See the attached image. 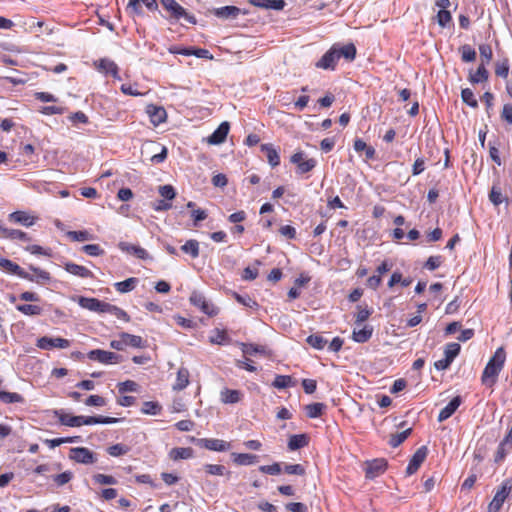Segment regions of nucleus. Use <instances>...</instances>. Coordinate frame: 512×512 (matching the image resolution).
<instances>
[{
    "mask_svg": "<svg viewBox=\"0 0 512 512\" xmlns=\"http://www.w3.org/2000/svg\"><path fill=\"white\" fill-rule=\"evenodd\" d=\"M73 478V473L71 471H65L53 477L54 482L57 486H63L67 484Z\"/></svg>",
    "mask_w": 512,
    "mask_h": 512,
    "instance_id": "obj_61",
    "label": "nucleus"
},
{
    "mask_svg": "<svg viewBox=\"0 0 512 512\" xmlns=\"http://www.w3.org/2000/svg\"><path fill=\"white\" fill-rule=\"evenodd\" d=\"M242 398V393L239 390L225 388L220 392V399L225 404L238 403Z\"/></svg>",
    "mask_w": 512,
    "mask_h": 512,
    "instance_id": "obj_27",
    "label": "nucleus"
},
{
    "mask_svg": "<svg viewBox=\"0 0 512 512\" xmlns=\"http://www.w3.org/2000/svg\"><path fill=\"white\" fill-rule=\"evenodd\" d=\"M309 443L308 436L306 434H295L290 436L288 440V448L291 451L303 448Z\"/></svg>",
    "mask_w": 512,
    "mask_h": 512,
    "instance_id": "obj_30",
    "label": "nucleus"
},
{
    "mask_svg": "<svg viewBox=\"0 0 512 512\" xmlns=\"http://www.w3.org/2000/svg\"><path fill=\"white\" fill-rule=\"evenodd\" d=\"M64 268L68 273L80 278H90L93 276L92 272L88 268L76 263L67 262L65 263Z\"/></svg>",
    "mask_w": 512,
    "mask_h": 512,
    "instance_id": "obj_24",
    "label": "nucleus"
},
{
    "mask_svg": "<svg viewBox=\"0 0 512 512\" xmlns=\"http://www.w3.org/2000/svg\"><path fill=\"white\" fill-rule=\"evenodd\" d=\"M161 411V406L158 402L146 401L143 403L141 412L147 415H158Z\"/></svg>",
    "mask_w": 512,
    "mask_h": 512,
    "instance_id": "obj_48",
    "label": "nucleus"
},
{
    "mask_svg": "<svg viewBox=\"0 0 512 512\" xmlns=\"http://www.w3.org/2000/svg\"><path fill=\"white\" fill-rule=\"evenodd\" d=\"M511 449L512 448H509L508 445H503V443L501 442L497 448L494 461L496 463H500L501 461H503Z\"/></svg>",
    "mask_w": 512,
    "mask_h": 512,
    "instance_id": "obj_64",
    "label": "nucleus"
},
{
    "mask_svg": "<svg viewBox=\"0 0 512 512\" xmlns=\"http://www.w3.org/2000/svg\"><path fill=\"white\" fill-rule=\"evenodd\" d=\"M284 471L287 474H290V475H300V476H302V475L305 474V469L300 464H286L285 467H284Z\"/></svg>",
    "mask_w": 512,
    "mask_h": 512,
    "instance_id": "obj_62",
    "label": "nucleus"
},
{
    "mask_svg": "<svg viewBox=\"0 0 512 512\" xmlns=\"http://www.w3.org/2000/svg\"><path fill=\"white\" fill-rule=\"evenodd\" d=\"M451 14L448 10H439L437 13V22L443 29L448 28L451 23Z\"/></svg>",
    "mask_w": 512,
    "mask_h": 512,
    "instance_id": "obj_54",
    "label": "nucleus"
},
{
    "mask_svg": "<svg viewBox=\"0 0 512 512\" xmlns=\"http://www.w3.org/2000/svg\"><path fill=\"white\" fill-rule=\"evenodd\" d=\"M326 405L323 403H311L306 405L305 411L309 418H318L322 415Z\"/></svg>",
    "mask_w": 512,
    "mask_h": 512,
    "instance_id": "obj_41",
    "label": "nucleus"
},
{
    "mask_svg": "<svg viewBox=\"0 0 512 512\" xmlns=\"http://www.w3.org/2000/svg\"><path fill=\"white\" fill-rule=\"evenodd\" d=\"M261 150L265 152L267 160L272 167H276L280 164V156L278 151L273 147L272 144H262Z\"/></svg>",
    "mask_w": 512,
    "mask_h": 512,
    "instance_id": "obj_29",
    "label": "nucleus"
},
{
    "mask_svg": "<svg viewBox=\"0 0 512 512\" xmlns=\"http://www.w3.org/2000/svg\"><path fill=\"white\" fill-rule=\"evenodd\" d=\"M102 313H109L126 322L130 321L129 315L121 308L105 302Z\"/></svg>",
    "mask_w": 512,
    "mask_h": 512,
    "instance_id": "obj_35",
    "label": "nucleus"
},
{
    "mask_svg": "<svg viewBox=\"0 0 512 512\" xmlns=\"http://www.w3.org/2000/svg\"><path fill=\"white\" fill-rule=\"evenodd\" d=\"M102 313H109L126 322L130 321L129 315L121 308L105 302Z\"/></svg>",
    "mask_w": 512,
    "mask_h": 512,
    "instance_id": "obj_33",
    "label": "nucleus"
},
{
    "mask_svg": "<svg viewBox=\"0 0 512 512\" xmlns=\"http://www.w3.org/2000/svg\"><path fill=\"white\" fill-rule=\"evenodd\" d=\"M192 454H193V450L191 448L179 447V448H174L171 450L170 457L173 460L188 459V458L192 457Z\"/></svg>",
    "mask_w": 512,
    "mask_h": 512,
    "instance_id": "obj_44",
    "label": "nucleus"
},
{
    "mask_svg": "<svg viewBox=\"0 0 512 512\" xmlns=\"http://www.w3.org/2000/svg\"><path fill=\"white\" fill-rule=\"evenodd\" d=\"M67 236L71 238L73 241H87L91 239V235L89 232L83 231H69Z\"/></svg>",
    "mask_w": 512,
    "mask_h": 512,
    "instance_id": "obj_60",
    "label": "nucleus"
},
{
    "mask_svg": "<svg viewBox=\"0 0 512 512\" xmlns=\"http://www.w3.org/2000/svg\"><path fill=\"white\" fill-rule=\"evenodd\" d=\"M487 79H488V71L483 64L477 68L475 73L470 74V77H469L470 82L473 84L486 81Z\"/></svg>",
    "mask_w": 512,
    "mask_h": 512,
    "instance_id": "obj_45",
    "label": "nucleus"
},
{
    "mask_svg": "<svg viewBox=\"0 0 512 512\" xmlns=\"http://www.w3.org/2000/svg\"><path fill=\"white\" fill-rule=\"evenodd\" d=\"M181 250L195 259L199 256L200 253L199 242L194 239L188 240L184 245L181 246Z\"/></svg>",
    "mask_w": 512,
    "mask_h": 512,
    "instance_id": "obj_40",
    "label": "nucleus"
},
{
    "mask_svg": "<svg viewBox=\"0 0 512 512\" xmlns=\"http://www.w3.org/2000/svg\"><path fill=\"white\" fill-rule=\"evenodd\" d=\"M462 403L460 396L454 397L440 412L438 415V421L443 422L450 418L455 411L459 408Z\"/></svg>",
    "mask_w": 512,
    "mask_h": 512,
    "instance_id": "obj_16",
    "label": "nucleus"
},
{
    "mask_svg": "<svg viewBox=\"0 0 512 512\" xmlns=\"http://www.w3.org/2000/svg\"><path fill=\"white\" fill-rule=\"evenodd\" d=\"M332 48H335L336 54H338V59L343 58L346 61H353L356 57V47L353 43H335L332 45Z\"/></svg>",
    "mask_w": 512,
    "mask_h": 512,
    "instance_id": "obj_12",
    "label": "nucleus"
},
{
    "mask_svg": "<svg viewBox=\"0 0 512 512\" xmlns=\"http://www.w3.org/2000/svg\"><path fill=\"white\" fill-rule=\"evenodd\" d=\"M87 357L101 364H118L122 361V356L111 351L94 349L88 352Z\"/></svg>",
    "mask_w": 512,
    "mask_h": 512,
    "instance_id": "obj_3",
    "label": "nucleus"
},
{
    "mask_svg": "<svg viewBox=\"0 0 512 512\" xmlns=\"http://www.w3.org/2000/svg\"><path fill=\"white\" fill-rule=\"evenodd\" d=\"M120 421L119 418L106 416H80V426L94 424H115Z\"/></svg>",
    "mask_w": 512,
    "mask_h": 512,
    "instance_id": "obj_17",
    "label": "nucleus"
},
{
    "mask_svg": "<svg viewBox=\"0 0 512 512\" xmlns=\"http://www.w3.org/2000/svg\"><path fill=\"white\" fill-rule=\"evenodd\" d=\"M387 461L383 458L374 459L365 463V474L369 479H374L385 472Z\"/></svg>",
    "mask_w": 512,
    "mask_h": 512,
    "instance_id": "obj_8",
    "label": "nucleus"
},
{
    "mask_svg": "<svg viewBox=\"0 0 512 512\" xmlns=\"http://www.w3.org/2000/svg\"><path fill=\"white\" fill-rule=\"evenodd\" d=\"M294 384L292 377L289 375H277L272 383L273 387L277 389H285Z\"/></svg>",
    "mask_w": 512,
    "mask_h": 512,
    "instance_id": "obj_42",
    "label": "nucleus"
},
{
    "mask_svg": "<svg viewBox=\"0 0 512 512\" xmlns=\"http://www.w3.org/2000/svg\"><path fill=\"white\" fill-rule=\"evenodd\" d=\"M9 219L26 227L32 226L36 220L34 216L25 211H15L9 215Z\"/></svg>",
    "mask_w": 512,
    "mask_h": 512,
    "instance_id": "obj_20",
    "label": "nucleus"
},
{
    "mask_svg": "<svg viewBox=\"0 0 512 512\" xmlns=\"http://www.w3.org/2000/svg\"><path fill=\"white\" fill-rule=\"evenodd\" d=\"M137 283L138 279L131 277L124 281L116 282L114 286L119 293H128L136 287Z\"/></svg>",
    "mask_w": 512,
    "mask_h": 512,
    "instance_id": "obj_38",
    "label": "nucleus"
},
{
    "mask_svg": "<svg viewBox=\"0 0 512 512\" xmlns=\"http://www.w3.org/2000/svg\"><path fill=\"white\" fill-rule=\"evenodd\" d=\"M204 470L209 475L227 476L230 477L231 472L226 469L224 465L220 464H205Z\"/></svg>",
    "mask_w": 512,
    "mask_h": 512,
    "instance_id": "obj_37",
    "label": "nucleus"
},
{
    "mask_svg": "<svg viewBox=\"0 0 512 512\" xmlns=\"http://www.w3.org/2000/svg\"><path fill=\"white\" fill-rule=\"evenodd\" d=\"M147 114L153 125L157 126L166 120L167 113L163 107L149 105L147 106Z\"/></svg>",
    "mask_w": 512,
    "mask_h": 512,
    "instance_id": "obj_18",
    "label": "nucleus"
},
{
    "mask_svg": "<svg viewBox=\"0 0 512 512\" xmlns=\"http://www.w3.org/2000/svg\"><path fill=\"white\" fill-rule=\"evenodd\" d=\"M117 387L120 393L136 392L138 389V384L135 381L126 380L124 382L118 383Z\"/></svg>",
    "mask_w": 512,
    "mask_h": 512,
    "instance_id": "obj_57",
    "label": "nucleus"
},
{
    "mask_svg": "<svg viewBox=\"0 0 512 512\" xmlns=\"http://www.w3.org/2000/svg\"><path fill=\"white\" fill-rule=\"evenodd\" d=\"M240 13L236 6H224L216 10V15L222 18H235Z\"/></svg>",
    "mask_w": 512,
    "mask_h": 512,
    "instance_id": "obj_43",
    "label": "nucleus"
},
{
    "mask_svg": "<svg viewBox=\"0 0 512 512\" xmlns=\"http://www.w3.org/2000/svg\"><path fill=\"white\" fill-rule=\"evenodd\" d=\"M102 313H109L126 322L130 321L129 315L121 308L105 302Z\"/></svg>",
    "mask_w": 512,
    "mask_h": 512,
    "instance_id": "obj_36",
    "label": "nucleus"
},
{
    "mask_svg": "<svg viewBox=\"0 0 512 512\" xmlns=\"http://www.w3.org/2000/svg\"><path fill=\"white\" fill-rule=\"evenodd\" d=\"M171 52L176 53V54L186 55V56L195 55L198 58H204V59H212L213 58L211 53L206 49H195V50L188 49V48L181 49V50H176V49L172 50L171 49Z\"/></svg>",
    "mask_w": 512,
    "mask_h": 512,
    "instance_id": "obj_32",
    "label": "nucleus"
},
{
    "mask_svg": "<svg viewBox=\"0 0 512 512\" xmlns=\"http://www.w3.org/2000/svg\"><path fill=\"white\" fill-rule=\"evenodd\" d=\"M54 416L57 417L59 422L62 425L69 427H79L80 426V416H73L65 413L63 410H55Z\"/></svg>",
    "mask_w": 512,
    "mask_h": 512,
    "instance_id": "obj_22",
    "label": "nucleus"
},
{
    "mask_svg": "<svg viewBox=\"0 0 512 512\" xmlns=\"http://www.w3.org/2000/svg\"><path fill=\"white\" fill-rule=\"evenodd\" d=\"M460 349V344L456 342L448 343L445 346L444 355L453 362L454 358L459 354Z\"/></svg>",
    "mask_w": 512,
    "mask_h": 512,
    "instance_id": "obj_53",
    "label": "nucleus"
},
{
    "mask_svg": "<svg viewBox=\"0 0 512 512\" xmlns=\"http://www.w3.org/2000/svg\"><path fill=\"white\" fill-rule=\"evenodd\" d=\"M338 61V54L335 48L331 47L315 65L320 69L334 70Z\"/></svg>",
    "mask_w": 512,
    "mask_h": 512,
    "instance_id": "obj_11",
    "label": "nucleus"
},
{
    "mask_svg": "<svg viewBox=\"0 0 512 512\" xmlns=\"http://www.w3.org/2000/svg\"><path fill=\"white\" fill-rule=\"evenodd\" d=\"M190 373L185 367H180L177 371L176 381L173 384L174 391H181L185 389L189 384Z\"/></svg>",
    "mask_w": 512,
    "mask_h": 512,
    "instance_id": "obj_21",
    "label": "nucleus"
},
{
    "mask_svg": "<svg viewBox=\"0 0 512 512\" xmlns=\"http://www.w3.org/2000/svg\"><path fill=\"white\" fill-rule=\"evenodd\" d=\"M506 360V353L503 347H499L489 359L482 373L481 381L484 385L493 386L503 369Z\"/></svg>",
    "mask_w": 512,
    "mask_h": 512,
    "instance_id": "obj_1",
    "label": "nucleus"
},
{
    "mask_svg": "<svg viewBox=\"0 0 512 512\" xmlns=\"http://www.w3.org/2000/svg\"><path fill=\"white\" fill-rule=\"evenodd\" d=\"M230 125L227 121L222 122L218 128L207 138V142L211 145H219L223 143L229 133Z\"/></svg>",
    "mask_w": 512,
    "mask_h": 512,
    "instance_id": "obj_13",
    "label": "nucleus"
},
{
    "mask_svg": "<svg viewBox=\"0 0 512 512\" xmlns=\"http://www.w3.org/2000/svg\"><path fill=\"white\" fill-rule=\"evenodd\" d=\"M290 161L297 165V173L305 174L315 168L317 161L313 158L305 159V154L301 151L294 153Z\"/></svg>",
    "mask_w": 512,
    "mask_h": 512,
    "instance_id": "obj_5",
    "label": "nucleus"
},
{
    "mask_svg": "<svg viewBox=\"0 0 512 512\" xmlns=\"http://www.w3.org/2000/svg\"><path fill=\"white\" fill-rule=\"evenodd\" d=\"M510 496H512V481L507 479L502 483L492 501L489 503L488 512H498L505 500Z\"/></svg>",
    "mask_w": 512,
    "mask_h": 512,
    "instance_id": "obj_2",
    "label": "nucleus"
},
{
    "mask_svg": "<svg viewBox=\"0 0 512 512\" xmlns=\"http://www.w3.org/2000/svg\"><path fill=\"white\" fill-rule=\"evenodd\" d=\"M158 192L166 200H172L176 196L175 189L171 185L160 186Z\"/></svg>",
    "mask_w": 512,
    "mask_h": 512,
    "instance_id": "obj_59",
    "label": "nucleus"
},
{
    "mask_svg": "<svg viewBox=\"0 0 512 512\" xmlns=\"http://www.w3.org/2000/svg\"><path fill=\"white\" fill-rule=\"evenodd\" d=\"M30 270L33 271V273L35 274L34 276H32L34 279L33 281L48 282L51 279L50 274L45 270L34 267L32 265L30 266Z\"/></svg>",
    "mask_w": 512,
    "mask_h": 512,
    "instance_id": "obj_55",
    "label": "nucleus"
},
{
    "mask_svg": "<svg viewBox=\"0 0 512 512\" xmlns=\"http://www.w3.org/2000/svg\"><path fill=\"white\" fill-rule=\"evenodd\" d=\"M16 308L18 311L28 316L40 315L42 313V308L34 304H21Z\"/></svg>",
    "mask_w": 512,
    "mask_h": 512,
    "instance_id": "obj_47",
    "label": "nucleus"
},
{
    "mask_svg": "<svg viewBox=\"0 0 512 512\" xmlns=\"http://www.w3.org/2000/svg\"><path fill=\"white\" fill-rule=\"evenodd\" d=\"M427 454L428 448L426 446H421L416 450L406 468L407 475H412L419 469L421 464L425 461Z\"/></svg>",
    "mask_w": 512,
    "mask_h": 512,
    "instance_id": "obj_10",
    "label": "nucleus"
},
{
    "mask_svg": "<svg viewBox=\"0 0 512 512\" xmlns=\"http://www.w3.org/2000/svg\"><path fill=\"white\" fill-rule=\"evenodd\" d=\"M69 458L81 464H93L97 461L96 454L86 447L71 448Z\"/></svg>",
    "mask_w": 512,
    "mask_h": 512,
    "instance_id": "obj_4",
    "label": "nucleus"
},
{
    "mask_svg": "<svg viewBox=\"0 0 512 512\" xmlns=\"http://www.w3.org/2000/svg\"><path fill=\"white\" fill-rule=\"evenodd\" d=\"M460 52L464 62H472L476 58V52L470 45L461 46Z\"/></svg>",
    "mask_w": 512,
    "mask_h": 512,
    "instance_id": "obj_56",
    "label": "nucleus"
},
{
    "mask_svg": "<svg viewBox=\"0 0 512 512\" xmlns=\"http://www.w3.org/2000/svg\"><path fill=\"white\" fill-rule=\"evenodd\" d=\"M93 480L101 485H115L117 483V480L113 476L105 474H95Z\"/></svg>",
    "mask_w": 512,
    "mask_h": 512,
    "instance_id": "obj_58",
    "label": "nucleus"
},
{
    "mask_svg": "<svg viewBox=\"0 0 512 512\" xmlns=\"http://www.w3.org/2000/svg\"><path fill=\"white\" fill-rule=\"evenodd\" d=\"M118 247L122 252L131 254L138 259L145 260L149 258L148 252L140 246L133 245L127 242H120L118 244Z\"/></svg>",
    "mask_w": 512,
    "mask_h": 512,
    "instance_id": "obj_15",
    "label": "nucleus"
},
{
    "mask_svg": "<svg viewBox=\"0 0 512 512\" xmlns=\"http://www.w3.org/2000/svg\"><path fill=\"white\" fill-rule=\"evenodd\" d=\"M0 400L6 404L24 403V397L16 392L0 391Z\"/></svg>",
    "mask_w": 512,
    "mask_h": 512,
    "instance_id": "obj_39",
    "label": "nucleus"
},
{
    "mask_svg": "<svg viewBox=\"0 0 512 512\" xmlns=\"http://www.w3.org/2000/svg\"><path fill=\"white\" fill-rule=\"evenodd\" d=\"M163 7L171 12V15L176 18L178 14L183 13V7L175 0H161Z\"/></svg>",
    "mask_w": 512,
    "mask_h": 512,
    "instance_id": "obj_46",
    "label": "nucleus"
},
{
    "mask_svg": "<svg viewBox=\"0 0 512 512\" xmlns=\"http://www.w3.org/2000/svg\"><path fill=\"white\" fill-rule=\"evenodd\" d=\"M233 462L237 465L248 466L255 464L258 456L249 453H232Z\"/></svg>",
    "mask_w": 512,
    "mask_h": 512,
    "instance_id": "obj_28",
    "label": "nucleus"
},
{
    "mask_svg": "<svg viewBox=\"0 0 512 512\" xmlns=\"http://www.w3.org/2000/svg\"><path fill=\"white\" fill-rule=\"evenodd\" d=\"M102 313H109L126 322L130 321L129 315L121 308L105 302Z\"/></svg>",
    "mask_w": 512,
    "mask_h": 512,
    "instance_id": "obj_34",
    "label": "nucleus"
},
{
    "mask_svg": "<svg viewBox=\"0 0 512 512\" xmlns=\"http://www.w3.org/2000/svg\"><path fill=\"white\" fill-rule=\"evenodd\" d=\"M509 73V64L507 60L498 62L495 67V74L499 77L506 78Z\"/></svg>",
    "mask_w": 512,
    "mask_h": 512,
    "instance_id": "obj_63",
    "label": "nucleus"
},
{
    "mask_svg": "<svg viewBox=\"0 0 512 512\" xmlns=\"http://www.w3.org/2000/svg\"><path fill=\"white\" fill-rule=\"evenodd\" d=\"M372 334L373 327L370 325H364L359 329L355 327L352 332V339L357 343H365L372 337Z\"/></svg>",
    "mask_w": 512,
    "mask_h": 512,
    "instance_id": "obj_23",
    "label": "nucleus"
},
{
    "mask_svg": "<svg viewBox=\"0 0 512 512\" xmlns=\"http://www.w3.org/2000/svg\"><path fill=\"white\" fill-rule=\"evenodd\" d=\"M411 431H412V429L408 428L400 433L392 435L389 440V444L392 447L399 446L401 443H403L407 439V437L410 435Z\"/></svg>",
    "mask_w": 512,
    "mask_h": 512,
    "instance_id": "obj_50",
    "label": "nucleus"
},
{
    "mask_svg": "<svg viewBox=\"0 0 512 512\" xmlns=\"http://www.w3.org/2000/svg\"><path fill=\"white\" fill-rule=\"evenodd\" d=\"M461 98L464 103H466L467 105H469L472 108H476L478 106V102L474 96V93L469 88L462 89Z\"/></svg>",
    "mask_w": 512,
    "mask_h": 512,
    "instance_id": "obj_52",
    "label": "nucleus"
},
{
    "mask_svg": "<svg viewBox=\"0 0 512 512\" xmlns=\"http://www.w3.org/2000/svg\"><path fill=\"white\" fill-rule=\"evenodd\" d=\"M95 66L97 69L103 73H110L114 78L120 79L118 75V66L117 64L109 59H100L98 62H95Z\"/></svg>",
    "mask_w": 512,
    "mask_h": 512,
    "instance_id": "obj_19",
    "label": "nucleus"
},
{
    "mask_svg": "<svg viewBox=\"0 0 512 512\" xmlns=\"http://www.w3.org/2000/svg\"><path fill=\"white\" fill-rule=\"evenodd\" d=\"M190 302L208 316H215L218 314V308L207 302L205 297L199 292H193L191 294Z\"/></svg>",
    "mask_w": 512,
    "mask_h": 512,
    "instance_id": "obj_7",
    "label": "nucleus"
},
{
    "mask_svg": "<svg viewBox=\"0 0 512 512\" xmlns=\"http://www.w3.org/2000/svg\"><path fill=\"white\" fill-rule=\"evenodd\" d=\"M306 341L311 347H313L317 350H322L327 343L326 339H324L319 334H313V335L308 336Z\"/></svg>",
    "mask_w": 512,
    "mask_h": 512,
    "instance_id": "obj_49",
    "label": "nucleus"
},
{
    "mask_svg": "<svg viewBox=\"0 0 512 512\" xmlns=\"http://www.w3.org/2000/svg\"><path fill=\"white\" fill-rule=\"evenodd\" d=\"M204 447L211 451H227L230 449L231 445L229 442H226L221 439H204Z\"/></svg>",
    "mask_w": 512,
    "mask_h": 512,
    "instance_id": "obj_26",
    "label": "nucleus"
},
{
    "mask_svg": "<svg viewBox=\"0 0 512 512\" xmlns=\"http://www.w3.org/2000/svg\"><path fill=\"white\" fill-rule=\"evenodd\" d=\"M129 451H130V448L127 445L120 444V443L112 445L107 449L108 454L113 457H119V456L125 455Z\"/></svg>",
    "mask_w": 512,
    "mask_h": 512,
    "instance_id": "obj_51",
    "label": "nucleus"
},
{
    "mask_svg": "<svg viewBox=\"0 0 512 512\" xmlns=\"http://www.w3.org/2000/svg\"><path fill=\"white\" fill-rule=\"evenodd\" d=\"M0 268L8 274L17 275L20 278L33 281L32 275L25 272L18 264L13 261L0 257Z\"/></svg>",
    "mask_w": 512,
    "mask_h": 512,
    "instance_id": "obj_9",
    "label": "nucleus"
},
{
    "mask_svg": "<svg viewBox=\"0 0 512 512\" xmlns=\"http://www.w3.org/2000/svg\"><path fill=\"white\" fill-rule=\"evenodd\" d=\"M119 337H121L124 340V345L131 346L134 348H143L145 347V342L142 339V337L137 335H132L126 332H122L119 334Z\"/></svg>",
    "mask_w": 512,
    "mask_h": 512,
    "instance_id": "obj_31",
    "label": "nucleus"
},
{
    "mask_svg": "<svg viewBox=\"0 0 512 512\" xmlns=\"http://www.w3.org/2000/svg\"><path fill=\"white\" fill-rule=\"evenodd\" d=\"M36 346L42 350H51L54 348L66 349L70 346V341L64 338H51L43 336L37 340Z\"/></svg>",
    "mask_w": 512,
    "mask_h": 512,
    "instance_id": "obj_6",
    "label": "nucleus"
},
{
    "mask_svg": "<svg viewBox=\"0 0 512 512\" xmlns=\"http://www.w3.org/2000/svg\"><path fill=\"white\" fill-rule=\"evenodd\" d=\"M1 234L3 237L11 239V240H19L22 242L31 241V237H29L27 233H25L21 230H18V229H11V228H6L3 226Z\"/></svg>",
    "mask_w": 512,
    "mask_h": 512,
    "instance_id": "obj_25",
    "label": "nucleus"
},
{
    "mask_svg": "<svg viewBox=\"0 0 512 512\" xmlns=\"http://www.w3.org/2000/svg\"><path fill=\"white\" fill-rule=\"evenodd\" d=\"M77 302L81 308L97 313H102L105 304L104 301H101L97 298L83 296L79 297Z\"/></svg>",
    "mask_w": 512,
    "mask_h": 512,
    "instance_id": "obj_14",
    "label": "nucleus"
}]
</instances>
